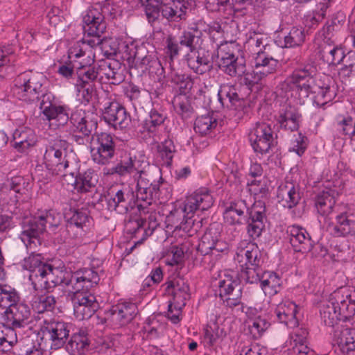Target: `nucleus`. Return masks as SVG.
I'll use <instances>...</instances> for the list:
<instances>
[{
  "mask_svg": "<svg viewBox=\"0 0 355 355\" xmlns=\"http://www.w3.org/2000/svg\"><path fill=\"white\" fill-rule=\"evenodd\" d=\"M245 211L248 214V233L252 239H255L261 236L267 220L266 206L263 201H256L250 208L248 207L245 200L232 202L225 209L223 217L230 225L242 224L245 220Z\"/></svg>",
  "mask_w": 355,
  "mask_h": 355,
  "instance_id": "f257e3e1",
  "label": "nucleus"
},
{
  "mask_svg": "<svg viewBox=\"0 0 355 355\" xmlns=\"http://www.w3.org/2000/svg\"><path fill=\"white\" fill-rule=\"evenodd\" d=\"M354 300L350 298L347 288H339L329 296L320 310L322 320L325 325L334 327L338 321H345L354 314V305L350 302Z\"/></svg>",
  "mask_w": 355,
  "mask_h": 355,
  "instance_id": "f03ea898",
  "label": "nucleus"
},
{
  "mask_svg": "<svg viewBox=\"0 0 355 355\" xmlns=\"http://www.w3.org/2000/svg\"><path fill=\"white\" fill-rule=\"evenodd\" d=\"M313 78L299 74H291L282 84V88H296L299 92L300 103L304 105L309 103L313 99H309V93L317 94L315 101L318 105H324L330 101L335 96L334 86L329 84H322L313 86Z\"/></svg>",
  "mask_w": 355,
  "mask_h": 355,
  "instance_id": "7ed1b4c3",
  "label": "nucleus"
},
{
  "mask_svg": "<svg viewBox=\"0 0 355 355\" xmlns=\"http://www.w3.org/2000/svg\"><path fill=\"white\" fill-rule=\"evenodd\" d=\"M44 81L45 78L42 73H22L15 80L14 92L21 101L27 103L36 102L40 96L42 99L46 96L43 89Z\"/></svg>",
  "mask_w": 355,
  "mask_h": 355,
  "instance_id": "20e7f679",
  "label": "nucleus"
},
{
  "mask_svg": "<svg viewBox=\"0 0 355 355\" xmlns=\"http://www.w3.org/2000/svg\"><path fill=\"white\" fill-rule=\"evenodd\" d=\"M69 143L62 139H55L46 149L44 162L48 170L59 175L67 168L71 162L68 155Z\"/></svg>",
  "mask_w": 355,
  "mask_h": 355,
  "instance_id": "39448f33",
  "label": "nucleus"
},
{
  "mask_svg": "<svg viewBox=\"0 0 355 355\" xmlns=\"http://www.w3.org/2000/svg\"><path fill=\"white\" fill-rule=\"evenodd\" d=\"M67 297L73 304L74 315L79 320L89 319L98 309L96 297L89 291L69 288Z\"/></svg>",
  "mask_w": 355,
  "mask_h": 355,
  "instance_id": "423d86ee",
  "label": "nucleus"
},
{
  "mask_svg": "<svg viewBox=\"0 0 355 355\" xmlns=\"http://www.w3.org/2000/svg\"><path fill=\"white\" fill-rule=\"evenodd\" d=\"M109 210L126 213L136 206L134 191L128 187H111L105 196Z\"/></svg>",
  "mask_w": 355,
  "mask_h": 355,
  "instance_id": "0eeeda50",
  "label": "nucleus"
},
{
  "mask_svg": "<svg viewBox=\"0 0 355 355\" xmlns=\"http://www.w3.org/2000/svg\"><path fill=\"white\" fill-rule=\"evenodd\" d=\"M40 330L42 338L50 343L51 349H58L66 344L69 335V324L62 321H45Z\"/></svg>",
  "mask_w": 355,
  "mask_h": 355,
  "instance_id": "6e6552de",
  "label": "nucleus"
},
{
  "mask_svg": "<svg viewBox=\"0 0 355 355\" xmlns=\"http://www.w3.org/2000/svg\"><path fill=\"white\" fill-rule=\"evenodd\" d=\"M37 274L39 277L33 284L34 291H49L60 284L67 286V279L70 277V273H66L65 275L61 269L49 263L44 266L43 270H37Z\"/></svg>",
  "mask_w": 355,
  "mask_h": 355,
  "instance_id": "1a4fd4ad",
  "label": "nucleus"
},
{
  "mask_svg": "<svg viewBox=\"0 0 355 355\" xmlns=\"http://www.w3.org/2000/svg\"><path fill=\"white\" fill-rule=\"evenodd\" d=\"M96 142L90 146L92 160L101 165L110 163L115 155V142L112 136L106 132L96 135Z\"/></svg>",
  "mask_w": 355,
  "mask_h": 355,
  "instance_id": "9d476101",
  "label": "nucleus"
},
{
  "mask_svg": "<svg viewBox=\"0 0 355 355\" xmlns=\"http://www.w3.org/2000/svg\"><path fill=\"white\" fill-rule=\"evenodd\" d=\"M85 26H83L85 35L92 38L83 39V43L87 44L91 47L101 46L102 43L101 35L104 33L106 29V23L103 16L98 13L96 15L94 11H89L83 17Z\"/></svg>",
  "mask_w": 355,
  "mask_h": 355,
  "instance_id": "9b49d317",
  "label": "nucleus"
},
{
  "mask_svg": "<svg viewBox=\"0 0 355 355\" xmlns=\"http://www.w3.org/2000/svg\"><path fill=\"white\" fill-rule=\"evenodd\" d=\"M219 296L225 306L234 308L241 304L243 286L239 278L227 275L219 281Z\"/></svg>",
  "mask_w": 355,
  "mask_h": 355,
  "instance_id": "f8f14e48",
  "label": "nucleus"
},
{
  "mask_svg": "<svg viewBox=\"0 0 355 355\" xmlns=\"http://www.w3.org/2000/svg\"><path fill=\"white\" fill-rule=\"evenodd\" d=\"M249 139L255 152L267 153L273 146L272 130L268 124L257 122L249 132Z\"/></svg>",
  "mask_w": 355,
  "mask_h": 355,
  "instance_id": "ddd939ff",
  "label": "nucleus"
},
{
  "mask_svg": "<svg viewBox=\"0 0 355 355\" xmlns=\"http://www.w3.org/2000/svg\"><path fill=\"white\" fill-rule=\"evenodd\" d=\"M105 121L114 130H125L131 125V116L126 109L119 103L110 102L103 112Z\"/></svg>",
  "mask_w": 355,
  "mask_h": 355,
  "instance_id": "4468645a",
  "label": "nucleus"
},
{
  "mask_svg": "<svg viewBox=\"0 0 355 355\" xmlns=\"http://www.w3.org/2000/svg\"><path fill=\"white\" fill-rule=\"evenodd\" d=\"M138 313L136 304L123 302L114 305L107 312V318L116 327H123L130 323Z\"/></svg>",
  "mask_w": 355,
  "mask_h": 355,
  "instance_id": "2eb2a0df",
  "label": "nucleus"
},
{
  "mask_svg": "<svg viewBox=\"0 0 355 355\" xmlns=\"http://www.w3.org/2000/svg\"><path fill=\"white\" fill-rule=\"evenodd\" d=\"M100 280L98 273L91 268H85L83 270L70 273V277L67 279V286L71 290L88 291L94 285H96Z\"/></svg>",
  "mask_w": 355,
  "mask_h": 355,
  "instance_id": "dca6fc26",
  "label": "nucleus"
},
{
  "mask_svg": "<svg viewBox=\"0 0 355 355\" xmlns=\"http://www.w3.org/2000/svg\"><path fill=\"white\" fill-rule=\"evenodd\" d=\"M5 314L6 319L3 326L14 327L19 330L27 327L28 320L31 316V310L26 304L17 302L6 310Z\"/></svg>",
  "mask_w": 355,
  "mask_h": 355,
  "instance_id": "f3484780",
  "label": "nucleus"
},
{
  "mask_svg": "<svg viewBox=\"0 0 355 355\" xmlns=\"http://www.w3.org/2000/svg\"><path fill=\"white\" fill-rule=\"evenodd\" d=\"M279 62L273 58L266 51L259 49L254 58L253 73L262 79L277 71Z\"/></svg>",
  "mask_w": 355,
  "mask_h": 355,
  "instance_id": "a211bd4d",
  "label": "nucleus"
},
{
  "mask_svg": "<svg viewBox=\"0 0 355 355\" xmlns=\"http://www.w3.org/2000/svg\"><path fill=\"white\" fill-rule=\"evenodd\" d=\"M213 204L214 199L209 191L205 188H202L187 197L184 211L190 214L196 210L205 211L209 209Z\"/></svg>",
  "mask_w": 355,
  "mask_h": 355,
  "instance_id": "6ab92c4d",
  "label": "nucleus"
},
{
  "mask_svg": "<svg viewBox=\"0 0 355 355\" xmlns=\"http://www.w3.org/2000/svg\"><path fill=\"white\" fill-rule=\"evenodd\" d=\"M193 0H173L169 3L161 4V13L169 21L184 19L187 10L192 6Z\"/></svg>",
  "mask_w": 355,
  "mask_h": 355,
  "instance_id": "aec40b11",
  "label": "nucleus"
},
{
  "mask_svg": "<svg viewBox=\"0 0 355 355\" xmlns=\"http://www.w3.org/2000/svg\"><path fill=\"white\" fill-rule=\"evenodd\" d=\"M330 232L334 236H355V213L345 212L336 216V223L329 225Z\"/></svg>",
  "mask_w": 355,
  "mask_h": 355,
  "instance_id": "412c9836",
  "label": "nucleus"
},
{
  "mask_svg": "<svg viewBox=\"0 0 355 355\" xmlns=\"http://www.w3.org/2000/svg\"><path fill=\"white\" fill-rule=\"evenodd\" d=\"M289 241L295 252L306 253L311 251L313 243L309 234L303 228L292 226L288 228Z\"/></svg>",
  "mask_w": 355,
  "mask_h": 355,
  "instance_id": "4be33fe9",
  "label": "nucleus"
},
{
  "mask_svg": "<svg viewBox=\"0 0 355 355\" xmlns=\"http://www.w3.org/2000/svg\"><path fill=\"white\" fill-rule=\"evenodd\" d=\"M40 216L33 218H26L22 222V232L21 238L24 243L28 242V244L34 243L33 239H37L45 231L44 225Z\"/></svg>",
  "mask_w": 355,
  "mask_h": 355,
  "instance_id": "5701e85b",
  "label": "nucleus"
},
{
  "mask_svg": "<svg viewBox=\"0 0 355 355\" xmlns=\"http://www.w3.org/2000/svg\"><path fill=\"white\" fill-rule=\"evenodd\" d=\"M334 340L340 351L346 355L355 354V329L342 327L334 334Z\"/></svg>",
  "mask_w": 355,
  "mask_h": 355,
  "instance_id": "b1692460",
  "label": "nucleus"
},
{
  "mask_svg": "<svg viewBox=\"0 0 355 355\" xmlns=\"http://www.w3.org/2000/svg\"><path fill=\"white\" fill-rule=\"evenodd\" d=\"M12 137L13 146L21 152L34 146L37 143V136L35 132L29 128L17 129Z\"/></svg>",
  "mask_w": 355,
  "mask_h": 355,
  "instance_id": "393cba45",
  "label": "nucleus"
},
{
  "mask_svg": "<svg viewBox=\"0 0 355 355\" xmlns=\"http://www.w3.org/2000/svg\"><path fill=\"white\" fill-rule=\"evenodd\" d=\"M89 340L85 330L73 334L66 344V350L70 355H83L88 351Z\"/></svg>",
  "mask_w": 355,
  "mask_h": 355,
  "instance_id": "a878e982",
  "label": "nucleus"
},
{
  "mask_svg": "<svg viewBox=\"0 0 355 355\" xmlns=\"http://www.w3.org/2000/svg\"><path fill=\"white\" fill-rule=\"evenodd\" d=\"M277 196L282 201H285L284 207L292 208L301 198L299 186L292 182H286L279 187Z\"/></svg>",
  "mask_w": 355,
  "mask_h": 355,
  "instance_id": "bb28decb",
  "label": "nucleus"
},
{
  "mask_svg": "<svg viewBox=\"0 0 355 355\" xmlns=\"http://www.w3.org/2000/svg\"><path fill=\"white\" fill-rule=\"evenodd\" d=\"M319 53L321 59L328 65H336L345 58L341 47L325 41L321 45Z\"/></svg>",
  "mask_w": 355,
  "mask_h": 355,
  "instance_id": "cd10ccee",
  "label": "nucleus"
},
{
  "mask_svg": "<svg viewBox=\"0 0 355 355\" xmlns=\"http://www.w3.org/2000/svg\"><path fill=\"white\" fill-rule=\"evenodd\" d=\"M187 55V64L196 73L202 75L213 69V64L208 56L195 51Z\"/></svg>",
  "mask_w": 355,
  "mask_h": 355,
  "instance_id": "c85d7f7f",
  "label": "nucleus"
},
{
  "mask_svg": "<svg viewBox=\"0 0 355 355\" xmlns=\"http://www.w3.org/2000/svg\"><path fill=\"white\" fill-rule=\"evenodd\" d=\"M336 191L331 189H326L317 195L315 205L320 214L326 216L332 211L336 203Z\"/></svg>",
  "mask_w": 355,
  "mask_h": 355,
  "instance_id": "c756f323",
  "label": "nucleus"
},
{
  "mask_svg": "<svg viewBox=\"0 0 355 355\" xmlns=\"http://www.w3.org/2000/svg\"><path fill=\"white\" fill-rule=\"evenodd\" d=\"M275 313L279 320L286 325H296L297 305L290 301L279 304L275 309Z\"/></svg>",
  "mask_w": 355,
  "mask_h": 355,
  "instance_id": "7c9ffc66",
  "label": "nucleus"
},
{
  "mask_svg": "<svg viewBox=\"0 0 355 355\" xmlns=\"http://www.w3.org/2000/svg\"><path fill=\"white\" fill-rule=\"evenodd\" d=\"M73 125L76 130L82 133L85 137L92 135V139L97 134L96 131L98 127L97 116L93 114L85 115L80 118H72Z\"/></svg>",
  "mask_w": 355,
  "mask_h": 355,
  "instance_id": "2f4dec72",
  "label": "nucleus"
},
{
  "mask_svg": "<svg viewBox=\"0 0 355 355\" xmlns=\"http://www.w3.org/2000/svg\"><path fill=\"white\" fill-rule=\"evenodd\" d=\"M43 291H34L33 306L38 313L51 311L56 304L55 297L50 294V290L44 293Z\"/></svg>",
  "mask_w": 355,
  "mask_h": 355,
  "instance_id": "473e14b6",
  "label": "nucleus"
},
{
  "mask_svg": "<svg viewBox=\"0 0 355 355\" xmlns=\"http://www.w3.org/2000/svg\"><path fill=\"white\" fill-rule=\"evenodd\" d=\"M40 107L47 119L56 120L58 125L65 124L69 119L68 114L62 107L55 106L49 100L45 101V98L42 99Z\"/></svg>",
  "mask_w": 355,
  "mask_h": 355,
  "instance_id": "72a5a7b5",
  "label": "nucleus"
},
{
  "mask_svg": "<svg viewBox=\"0 0 355 355\" xmlns=\"http://www.w3.org/2000/svg\"><path fill=\"white\" fill-rule=\"evenodd\" d=\"M40 107L47 119L56 120L58 125L65 124L69 119L68 114L62 107L55 106L49 100L45 101V98L42 99Z\"/></svg>",
  "mask_w": 355,
  "mask_h": 355,
  "instance_id": "f704fd0d",
  "label": "nucleus"
},
{
  "mask_svg": "<svg viewBox=\"0 0 355 355\" xmlns=\"http://www.w3.org/2000/svg\"><path fill=\"white\" fill-rule=\"evenodd\" d=\"M154 59H157L154 52H149L145 46L141 45L136 48L133 62L137 69L143 72L148 71Z\"/></svg>",
  "mask_w": 355,
  "mask_h": 355,
  "instance_id": "c9c22d12",
  "label": "nucleus"
},
{
  "mask_svg": "<svg viewBox=\"0 0 355 355\" xmlns=\"http://www.w3.org/2000/svg\"><path fill=\"white\" fill-rule=\"evenodd\" d=\"M218 96L222 105L227 107L236 106L241 101L237 89L234 85H221Z\"/></svg>",
  "mask_w": 355,
  "mask_h": 355,
  "instance_id": "e433bc0d",
  "label": "nucleus"
},
{
  "mask_svg": "<svg viewBox=\"0 0 355 355\" xmlns=\"http://www.w3.org/2000/svg\"><path fill=\"white\" fill-rule=\"evenodd\" d=\"M19 301V293L15 288L0 283V307L7 310Z\"/></svg>",
  "mask_w": 355,
  "mask_h": 355,
  "instance_id": "4c0bfd02",
  "label": "nucleus"
},
{
  "mask_svg": "<svg viewBox=\"0 0 355 355\" xmlns=\"http://www.w3.org/2000/svg\"><path fill=\"white\" fill-rule=\"evenodd\" d=\"M244 56L235 57L233 60H227L220 65L219 69L227 75L235 77L241 76L246 71V64Z\"/></svg>",
  "mask_w": 355,
  "mask_h": 355,
  "instance_id": "58836bf2",
  "label": "nucleus"
},
{
  "mask_svg": "<svg viewBox=\"0 0 355 355\" xmlns=\"http://www.w3.org/2000/svg\"><path fill=\"white\" fill-rule=\"evenodd\" d=\"M243 56L240 53L237 44L235 42H225L221 44L217 51L218 67L226 62L227 60H231L235 57Z\"/></svg>",
  "mask_w": 355,
  "mask_h": 355,
  "instance_id": "ea45409f",
  "label": "nucleus"
},
{
  "mask_svg": "<svg viewBox=\"0 0 355 355\" xmlns=\"http://www.w3.org/2000/svg\"><path fill=\"white\" fill-rule=\"evenodd\" d=\"M46 265V263L42 261L41 256L38 254H31L24 259L23 268L31 272L29 279L32 285L35 282V279L39 277V274L36 273V271L43 270Z\"/></svg>",
  "mask_w": 355,
  "mask_h": 355,
  "instance_id": "a19ab883",
  "label": "nucleus"
},
{
  "mask_svg": "<svg viewBox=\"0 0 355 355\" xmlns=\"http://www.w3.org/2000/svg\"><path fill=\"white\" fill-rule=\"evenodd\" d=\"M100 70H104V74L111 84L119 85L124 80L121 64L112 60L106 63V65L101 66Z\"/></svg>",
  "mask_w": 355,
  "mask_h": 355,
  "instance_id": "79ce46f5",
  "label": "nucleus"
},
{
  "mask_svg": "<svg viewBox=\"0 0 355 355\" xmlns=\"http://www.w3.org/2000/svg\"><path fill=\"white\" fill-rule=\"evenodd\" d=\"M98 182V175L92 169H89L78 176L76 190L78 192L87 193L96 187Z\"/></svg>",
  "mask_w": 355,
  "mask_h": 355,
  "instance_id": "37998d69",
  "label": "nucleus"
},
{
  "mask_svg": "<svg viewBox=\"0 0 355 355\" xmlns=\"http://www.w3.org/2000/svg\"><path fill=\"white\" fill-rule=\"evenodd\" d=\"M76 69L77 80L76 83H93L99 73V68H96L94 66L83 65L80 63Z\"/></svg>",
  "mask_w": 355,
  "mask_h": 355,
  "instance_id": "c03bdc74",
  "label": "nucleus"
},
{
  "mask_svg": "<svg viewBox=\"0 0 355 355\" xmlns=\"http://www.w3.org/2000/svg\"><path fill=\"white\" fill-rule=\"evenodd\" d=\"M218 234V233L216 231H213L212 229L206 231L198 244V251L203 255L210 253L213 254V248L215 242L217 241Z\"/></svg>",
  "mask_w": 355,
  "mask_h": 355,
  "instance_id": "a18cd8bd",
  "label": "nucleus"
},
{
  "mask_svg": "<svg viewBox=\"0 0 355 355\" xmlns=\"http://www.w3.org/2000/svg\"><path fill=\"white\" fill-rule=\"evenodd\" d=\"M217 125V120L212 115L207 114L196 118L194 130L200 135H207Z\"/></svg>",
  "mask_w": 355,
  "mask_h": 355,
  "instance_id": "49530a36",
  "label": "nucleus"
},
{
  "mask_svg": "<svg viewBox=\"0 0 355 355\" xmlns=\"http://www.w3.org/2000/svg\"><path fill=\"white\" fill-rule=\"evenodd\" d=\"M259 252L257 247L254 245L247 246L245 249L240 250L238 257H241L239 262L245 261L246 266H259L261 259L259 258Z\"/></svg>",
  "mask_w": 355,
  "mask_h": 355,
  "instance_id": "de8ad7c7",
  "label": "nucleus"
},
{
  "mask_svg": "<svg viewBox=\"0 0 355 355\" xmlns=\"http://www.w3.org/2000/svg\"><path fill=\"white\" fill-rule=\"evenodd\" d=\"M159 189H137V199L136 201H141L143 204L136 205L139 211H145L148 206L150 205L155 198H157V194Z\"/></svg>",
  "mask_w": 355,
  "mask_h": 355,
  "instance_id": "09e8293b",
  "label": "nucleus"
},
{
  "mask_svg": "<svg viewBox=\"0 0 355 355\" xmlns=\"http://www.w3.org/2000/svg\"><path fill=\"white\" fill-rule=\"evenodd\" d=\"M139 160L135 158L132 159L131 157L128 158L126 162H121L116 164L114 167L109 169L107 174H118L119 175H125L132 173L135 171H137L139 168L138 164Z\"/></svg>",
  "mask_w": 355,
  "mask_h": 355,
  "instance_id": "8fccbe9b",
  "label": "nucleus"
},
{
  "mask_svg": "<svg viewBox=\"0 0 355 355\" xmlns=\"http://www.w3.org/2000/svg\"><path fill=\"white\" fill-rule=\"evenodd\" d=\"M71 216L69 218V225L71 227L74 225L78 228L83 229L87 223H89L90 217L89 211L85 209H70L69 210Z\"/></svg>",
  "mask_w": 355,
  "mask_h": 355,
  "instance_id": "3c124183",
  "label": "nucleus"
},
{
  "mask_svg": "<svg viewBox=\"0 0 355 355\" xmlns=\"http://www.w3.org/2000/svg\"><path fill=\"white\" fill-rule=\"evenodd\" d=\"M170 80L176 85H179L180 94H184L189 92L193 87L191 79L187 75L179 73L174 69L171 68L170 73Z\"/></svg>",
  "mask_w": 355,
  "mask_h": 355,
  "instance_id": "603ef678",
  "label": "nucleus"
},
{
  "mask_svg": "<svg viewBox=\"0 0 355 355\" xmlns=\"http://www.w3.org/2000/svg\"><path fill=\"white\" fill-rule=\"evenodd\" d=\"M166 116L156 110H152L149 116L143 123L144 130L148 132H155L157 128L160 126L165 121Z\"/></svg>",
  "mask_w": 355,
  "mask_h": 355,
  "instance_id": "864d4df0",
  "label": "nucleus"
},
{
  "mask_svg": "<svg viewBox=\"0 0 355 355\" xmlns=\"http://www.w3.org/2000/svg\"><path fill=\"white\" fill-rule=\"evenodd\" d=\"M179 43L181 46L187 47L191 53H193L202 44V39L200 35L190 31H184L179 38Z\"/></svg>",
  "mask_w": 355,
  "mask_h": 355,
  "instance_id": "5fc2aeb1",
  "label": "nucleus"
},
{
  "mask_svg": "<svg viewBox=\"0 0 355 355\" xmlns=\"http://www.w3.org/2000/svg\"><path fill=\"white\" fill-rule=\"evenodd\" d=\"M270 324L264 318L258 317L248 322V329L252 337L259 338L263 332L268 329Z\"/></svg>",
  "mask_w": 355,
  "mask_h": 355,
  "instance_id": "6e6d98bb",
  "label": "nucleus"
},
{
  "mask_svg": "<svg viewBox=\"0 0 355 355\" xmlns=\"http://www.w3.org/2000/svg\"><path fill=\"white\" fill-rule=\"evenodd\" d=\"M173 104L177 112L183 116L187 117L192 112L189 99L184 94L176 95L173 98Z\"/></svg>",
  "mask_w": 355,
  "mask_h": 355,
  "instance_id": "4d7b16f0",
  "label": "nucleus"
},
{
  "mask_svg": "<svg viewBox=\"0 0 355 355\" xmlns=\"http://www.w3.org/2000/svg\"><path fill=\"white\" fill-rule=\"evenodd\" d=\"M305 39L304 30L300 28L293 27L288 35L284 37V46L293 47L301 45Z\"/></svg>",
  "mask_w": 355,
  "mask_h": 355,
  "instance_id": "13d9d810",
  "label": "nucleus"
},
{
  "mask_svg": "<svg viewBox=\"0 0 355 355\" xmlns=\"http://www.w3.org/2000/svg\"><path fill=\"white\" fill-rule=\"evenodd\" d=\"M292 339L293 352L296 354V355H314V352L306 345L305 336L295 334L292 336Z\"/></svg>",
  "mask_w": 355,
  "mask_h": 355,
  "instance_id": "bf43d9fd",
  "label": "nucleus"
},
{
  "mask_svg": "<svg viewBox=\"0 0 355 355\" xmlns=\"http://www.w3.org/2000/svg\"><path fill=\"white\" fill-rule=\"evenodd\" d=\"M175 151V146L171 140H165L158 146L159 155L167 166L171 165Z\"/></svg>",
  "mask_w": 355,
  "mask_h": 355,
  "instance_id": "052dcab7",
  "label": "nucleus"
},
{
  "mask_svg": "<svg viewBox=\"0 0 355 355\" xmlns=\"http://www.w3.org/2000/svg\"><path fill=\"white\" fill-rule=\"evenodd\" d=\"M337 128L345 135L351 136L355 133V120L351 116H338Z\"/></svg>",
  "mask_w": 355,
  "mask_h": 355,
  "instance_id": "680f3d73",
  "label": "nucleus"
},
{
  "mask_svg": "<svg viewBox=\"0 0 355 355\" xmlns=\"http://www.w3.org/2000/svg\"><path fill=\"white\" fill-rule=\"evenodd\" d=\"M6 332L1 336L0 338V344L3 342H7L10 346H13L18 341V337L22 338L23 332L24 329H19V330L14 329L11 327H4Z\"/></svg>",
  "mask_w": 355,
  "mask_h": 355,
  "instance_id": "e2e57ef3",
  "label": "nucleus"
},
{
  "mask_svg": "<svg viewBox=\"0 0 355 355\" xmlns=\"http://www.w3.org/2000/svg\"><path fill=\"white\" fill-rule=\"evenodd\" d=\"M141 3L143 4L144 3H146L145 12L147 19L149 23L153 24L159 17V12H161V4L155 3L154 1H143Z\"/></svg>",
  "mask_w": 355,
  "mask_h": 355,
  "instance_id": "0e129e2a",
  "label": "nucleus"
},
{
  "mask_svg": "<svg viewBox=\"0 0 355 355\" xmlns=\"http://www.w3.org/2000/svg\"><path fill=\"white\" fill-rule=\"evenodd\" d=\"M262 270L259 266H248L245 268V276L247 282L250 284H257L264 278V274L261 275Z\"/></svg>",
  "mask_w": 355,
  "mask_h": 355,
  "instance_id": "69168bd1",
  "label": "nucleus"
},
{
  "mask_svg": "<svg viewBox=\"0 0 355 355\" xmlns=\"http://www.w3.org/2000/svg\"><path fill=\"white\" fill-rule=\"evenodd\" d=\"M266 40V37H263L262 35L253 33L250 35L247 41V44L248 47L252 49L256 54L260 49H262V51L266 50L267 44H264Z\"/></svg>",
  "mask_w": 355,
  "mask_h": 355,
  "instance_id": "338daca9",
  "label": "nucleus"
},
{
  "mask_svg": "<svg viewBox=\"0 0 355 355\" xmlns=\"http://www.w3.org/2000/svg\"><path fill=\"white\" fill-rule=\"evenodd\" d=\"M223 336V329H219L216 324H214L213 327L211 325H207L205 330L204 338L209 345H213L216 343L217 338Z\"/></svg>",
  "mask_w": 355,
  "mask_h": 355,
  "instance_id": "774afa93",
  "label": "nucleus"
}]
</instances>
